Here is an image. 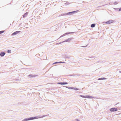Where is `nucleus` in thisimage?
Masks as SVG:
<instances>
[{
	"label": "nucleus",
	"instance_id": "39448f33",
	"mask_svg": "<svg viewBox=\"0 0 121 121\" xmlns=\"http://www.w3.org/2000/svg\"><path fill=\"white\" fill-rule=\"evenodd\" d=\"M66 88L70 89H74L75 90H79V89L78 88H75L74 87H66Z\"/></svg>",
	"mask_w": 121,
	"mask_h": 121
},
{
	"label": "nucleus",
	"instance_id": "9b49d317",
	"mask_svg": "<svg viewBox=\"0 0 121 121\" xmlns=\"http://www.w3.org/2000/svg\"><path fill=\"white\" fill-rule=\"evenodd\" d=\"M31 120L30 117L27 119H24V121H26Z\"/></svg>",
	"mask_w": 121,
	"mask_h": 121
},
{
	"label": "nucleus",
	"instance_id": "2eb2a0df",
	"mask_svg": "<svg viewBox=\"0 0 121 121\" xmlns=\"http://www.w3.org/2000/svg\"><path fill=\"white\" fill-rule=\"evenodd\" d=\"M4 31H0V34H1L2 33H3L4 32Z\"/></svg>",
	"mask_w": 121,
	"mask_h": 121
},
{
	"label": "nucleus",
	"instance_id": "f3484780",
	"mask_svg": "<svg viewBox=\"0 0 121 121\" xmlns=\"http://www.w3.org/2000/svg\"><path fill=\"white\" fill-rule=\"evenodd\" d=\"M8 53H10L11 52V51L10 50H8Z\"/></svg>",
	"mask_w": 121,
	"mask_h": 121
},
{
	"label": "nucleus",
	"instance_id": "f03ea898",
	"mask_svg": "<svg viewBox=\"0 0 121 121\" xmlns=\"http://www.w3.org/2000/svg\"><path fill=\"white\" fill-rule=\"evenodd\" d=\"M80 96L82 97L85 98L89 99H92L93 98V97L92 96L89 95L83 96L82 95H80Z\"/></svg>",
	"mask_w": 121,
	"mask_h": 121
},
{
	"label": "nucleus",
	"instance_id": "f257e3e1",
	"mask_svg": "<svg viewBox=\"0 0 121 121\" xmlns=\"http://www.w3.org/2000/svg\"><path fill=\"white\" fill-rule=\"evenodd\" d=\"M45 117L44 116H42L41 117H38V116H37V117H30L31 120L37 119L39 118H42L43 117Z\"/></svg>",
	"mask_w": 121,
	"mask_h": 121
},
{
	"label": "nucleus",
	"instance_id": "6ab92c4d",
	"mask_svg": "<svg viewBox=\"0 0 121 121\" xmlns=\"http://www.w3.org/2000/svg\"><path fill=\"white\" fill-rule=\"evenodd\" d=\"M58 63V62H55V63H53V64H55V63Z\"/></svg>",
	"mask_w": 121,
	"mask_h": 121
},
{
	"label": "nucleus",
	"instance_id": "6e6552de",
	"mask_svg": "<svg viewBox=\"0 0 121 121\" xmlns=\"http://www.w3.org/2000/svg\"><path fill=\"white\" fill-rule=\"evenodd\" d=\"M28 14V13L27 12H26L25 13L24 15L23 16V17L24 18L26 17Z\"/></svg>",
	"mask_w": 121,
	"mask_h": 121
},
{
	"label": "nucleus",
	"instance_id": "a211bd4d",
	"mask_svg": "<svg viewBox=\"0 0 121 121\" xmlns=\"http://www.w3.org/2000/svg\"><path fill=\"white\" fill-rule=\"evenodd\" d=\"M119 11H121V8L120 9H119Z\"/></svg>",
	"mask_w": 121,
	"mask_h": 121
},
{
	"label": "nucleus",
	"instance_id": "f8f14e48",
	"mask_svg": "<svg viewBox=\"0 0 121 121\" xmlns=\"http://www.w3.org/2000/svg\"><path fill=\"white\" fill-rule=\"evenodd\" d=\"M106 78H99L98 79V80H104L106 79Z\"/></svg>",
	"mask_w": 121,
	"mask_h": 121
},
{
	"label": "nucleus",
	"instance_id": "4468645a",
	"mask_svg": "<svg viewBox=\"0 0 121 121\" xmlns=\"http://www.w3.org/2000/svg\"><path fill=\"white\" fill-rule=\"evenodd\" d=\"M71 39V38H69L68 39H67L65 41V42H67V41H70Z\"/></svg>",
	"mask_w": 121,
	"mask_h": 121
},
{
	"label": "nucleus",
	"instance_id": "7ed1b4c3",
	"mask_svg": "<svg viewBox=\"0 0 121 121\" xmlns=\"http://www.w3.org/2000/svg\"><path fill=\"white\" fill-rule=\"evenodd\" d=\"M117 108H112L110 109V111L111 112H115L117 111Z\"/></svg>",
	"mask_w": 121,
	"mask_h": 121
},
{
	"label": "nucleus",
	"instance_id": "dca6fc26",
	"mask_svg": "<svg viewBox=\"0 0 121 121\" xmlns=\"http://www.w3.org/2000/svg\"><path fill=\"white\" fill-rule=\"evenodd\" d=\"M30 77H33V76L32 75H30L29 76Z\"/></svg>",
	"mask_w": 121,
	"mask_h": 121
},
{
	"label": "nucleus",
	"instance_id": "0eeeda50",
	"mask_svg": "<svg viewBox=\"0 0 121 121\" xmlns=\"http://www.w3.org/2000/svg\"><path fill=\"white\" fill-rule=\"evenodd\" d=\"M58 84H59L61 85H65V84H68L67 82H59L58 83Z\"/></svg>",
	"mask_w": 121,
	"mask_h": 121
},
{
	"label": "nucleus",
	"instance_id": "1a4fd4ad",
	"mask_svg": "<svg viewBox=\"0 0 121 121\" xmlns=\"http://www.w3.org/2000/svg\"><path fill=\"white\" fill-rule=\"evenodd\" d=\"M73 33V32L66 33H65V34H64L63 35L64 36H65L66 35H68V34H71V33Z\"/></svg>",
	"mask_w": 121,
	"mask_h": 121
},
{
	"label": "nucleus",
	"instance_id": "423d86ee",
	"mask_svg": "<svg viewBox=\"0 0 121 121\" xmlns=\"http://www.w3.org/2000/svg\"><path fill=\"white\" fill-rule=\"evenodd\" d=\"M20 32V31H16L15 32H14L12 34V35H15Z\"/></svg>",
	"mask_w": 121,
	"mask_h": 121
},
{
	"label": "nucleus",
	"instance_id": "9d476101",
	"mask_svg": "<svg viewBox=\"0 0 121 121\" xmlns=\"http://www.w3.org/2000/svg\"><path fill=\"white\" fill-rule=\"evenodd\" d=\"M5 54V53L4 52H2L0 54V56H4Z\"/></svg>",
	"mask_w": 121,
	"mask_h": 121
},
{
	"label": "nucleus",
	"instance_id": "20e7f679",
	"mask_svg": "<svg viewBox=\"0 0 121 121\" xmlns=\"http://www.w3.org/2000/svg\"><path fill=\"white\" fill-rule=\"evenodd\" d=\"M113 22V20H110L105 22V23L106 24H110L112 23Z\"/></svg>",
	"mask_w": 121,
	"mask_h": 121
},
{
	"label": "nucleus",
	"instance_id": "ddd939ff",
	"mask_svg": "<svg viewBox=\"0 0 121 121\" xmlns=\"http://www.w3.org/2000/svg\"><path fill=\"white\" fill-rule=\"evenodd\" d=\"M95 26V24H92L91 26V27L93 28Z\"/></svg>",
	"mask_w": 121,
	"mask_h": 121
}]
</instances>
